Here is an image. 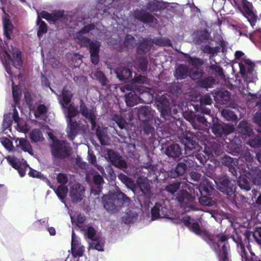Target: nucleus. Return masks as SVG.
Segmentation results:
<instances>
[{"mask_svg": "<svg viewBox=\"0 0 261 261\" xmlns=\"http://www.w3.org/2000/svg\"><path fill=\"white\" fill-rule=\"evenodd\" d=\"M11 4L9 0H0V9L3 12L2 16L4 43L7 48L0 51V58L11 81L12 94L15 105L19 103L21 91L19 85H14V79L19 77L20 67L22 66L21 53L10 43L14 36L15 27L12 23L9 12Z\"/></svg>", "mask_w": 261, "mask_h": 261, "instance_id": "1", "label": "nucleus"}, {"mask_svg": "<svg viewBox=\"0 0 261 261\" xmlns=\"http://www.w3.org/2000/svg\"><path fill=\"white\" fill-rule=\"evenodd\" d=\"M173 222L183 223L191 231L203 238L215 252L219 261H228V235L225 232L210 236L206 231L200 228L197 221L186 215H182L180 218L174 219Z\"/></svg>", "mask_w": 261, "mask_h": 261, "instance_id": "2", "label": "nucleus"}, {"mask_svg": "<svg viewBox=\"0 0 261 261\" xmlns=\"http://www.w3.org/2000/svg\"><path fill=\"white\" fill-rule=\"evenodd\" d=\"M41 81L43 87L49 88L52 92L58 96L59 102L62 106L66 118L67 123L66 133L68 138L70 141H73L80 130V125L76 121H72L71 120L72 118L79 114V111L77 108L75 107L73 103L69 105L73 96L70 88L67 86H64L61 93L58 94L50 87L49 82L45 76L42 75Z\"/></svg>", "mask_w": 261, "mask_h": 261, "instance_id": "3", "label": "nucleus"}, {"mask_svg": "<svg viewBox=\"0 0 261 261\" xmlns=\"http://www.w3.org/2000/svg\"><path fill=\"white\" fill-rule=\"evenodd\" d=\"M232 68V77H229L230 87L243 89L249 83L257 80L255 64L249 59H244L238 63H229Z\"/></svg>", "mask_w": 261, "mask_h": 261, "instance_id": "4", "label": "nucleus"}, {"mask_svg": "<svg viewBox=\"0 0 261 261\" xmlns=\"http://www.w3.org/2000/svg\"><path fill=\"white\" fill-rule=\"evenodd\" d=\"M130 199L122 192H116L102 197L103 205L108 212L114 213L119 207L129 202Z\"/></svg>", "mask_w": 261, "mask_h": 261, "instance_id": "5", "label": "nucleus"}, {"mask_svg": "<svg viewBox=\"0 0 261 261\" xmlns=\"http://www.w3.org/2000/svg\"><path fill=\"white\" fill-rule=\"evenodd\" d=\"M81 230L86 239L89 240L90 247L99 251H103L105 239L101 235L96 234V231L91 224L82 225Z\"/></svg>", "mask_w": 261, "mask_h": 261, "instance_id": "6", "label": "nucleus"}, {"mask_svg": "<svg viewBox=\"0 0 261 261\" xmlns=\"http://www.w3.org/2000/svg\"><path fill=\"white\" fill-rule=\"evenodd\" d=\"M52 141L50 148L54 157L57 159H65L70 155L71 148L67 141L57 139H53Z\"/></svg>", "mask_w": 261, "mask_h": 261, "instance_id": "7", "label": "nucleus"}, {"mask_svg": "<svg viewBox=\"0 0 261 261\" xmlns=\"http://www.w3.org/2000/svg\"><path fill=\"white\" fill-rule=\"evenodd\" d=\"M41 17L50 22L56 23L62 22L66 25H69L71 21L72 18L68 17L64 15V11H57L53 13H49L45 11H42L40 14Z\"/></svg>", "mask_w": 261, "mask_h": 261, "instance_id": "8", "label": "nucleus"}, {"mask_svg": "<svg viewBox=\"0 0 261 261\" xmlns=\"http://www.w3.org/2000/svg\"><path fill=\"white\" fill-rule=\"evenodd\" d=\"M176 199L185 212H189L193 209L195 197L187 191L179 190L177 194Z\"/></svg>", "mask_w": 261, "mask_h": 261, "instance_id": "9", "label": "nucleus"}, {"mask_svg": "<svg viewBox=\"0 0 261 261\" xmlns=\"http://www.w3.org/2000/svg\"><path fill=\"white\" fill-rule=\"evenodd\" d=\"M95 25L90 24L85 25L81 30L75 33L74 35V40L76 43L83 47H90V44L93 40H91L89 38L86 37L91 31L94 30Z\"/></svg>", "mask_w": 261, "mask_h": 261, "instance_id": "10", "label": "nucleus"}, {"mask_svg": "<svg viewBox=\"0 0 261 261\" xmlns=\"http://www.w3.org/2000/svg\"><path fill=\"white\" fill-rule=\"evenodd\" d=\"M176 3H169L164 2H160L153 0L149 2L146 5V8L150 12H155L163 9L172 11L175 8Z\"/></svg>", "mask_w": 261, "mask_h": 261, "instance_id": "11", "label": "nucleus"}, {"mask_svg": "<svg viewBox=\"0 0 261 261\" xmlns=\"http://www.w3.org/2000/svg\"><path fill=\"white\" fill-rule=\"evenodd\" d=\"M130 90V91L125 95V101L127 106L134 107L135 105L140 102L141 98L138 96V93L134 90L132 86L126 84L123 87L120 88L122 92H124V89Z\"/></svg>", "mask_w": 261, "mask_h": 261, "instance_id": "12", "label": "nucleus"}, {"mask_svg": "<svg viewBox=\"0 0 261 261\" xmlns=\"http://www.w3.org/2000/svg\"><path fill=\"white\" fill-rule=\"evenodd\" d=\"M114 0H100V2H98L96 5L95 10V13L93 17H97L100 18L99 15L102 16L103 14L107 15L111 14L112 11H110L112 7V4Z\"/></svg>", "mask_w": 261, "mask_h": 261, "instance_id": "13", "label": "nucleus"}, {"mask_svg": "<svg viewBox=\"0 0 261 261\" xmlns=\"http://www.w3.org/2000/svg\"><path fill=\"white\" fill-rule=\"evenodd\" d=\"M240 12L247 19L251 26L253 28L256 24L257 16L252 10V5L243 2Z\"/></svg>", "mask_w": 261, "mask_h": 261, "instance_id": "14", "label": "nucleus"}, {"mask_svg": "<svg viewBox=\"0 0 261 261\" xmlns=\"http://www.w3.org/2000/svg\"><path fill=\"white\" fill-rule=\"evenodd\" d=\"M156 165L151 164L150 163H147L141 167L140 172L143 174L142 177L150 178L151 180H158V175H157Z\"/></svg>", "mask_w": 261, "mask_h": 261, "instance_id": "15", "label": "nucleus"}, {"mask_svg": "<svg viewBox=\"0 0 261 261\" xmlns=\"http://www.w3.org/2000/svg\"><path fill=\"white\" fill-rule=\"evenodd\" d=\"M169 104V101H167L165 104L163 105L161 108V115L165 120L168 119L169 116L175 118L174 115L177 114L181 109L179 105H173L170 107Z\"/></svg>", "mask_w": 261, "mask_h": 261, "instance_id": "16", "label": "nucleus"}, {"mask_svg": "<svg viewBox=\"0 0 261 261\" xmlns=\"http://www.w3.org/2000/svg\"><path fill=\"white\" fill-rule=\"evenodd\" d=\"M81 113L86 119H88L91 124V127L94 129L96 126V113L93 109H89L87 108L84 102L81 100L80 102Z\"/></svg>", "mask_w": 261, "mask_h": 261, "instance_id": "17", "label": "nucleus"}, {"mask_svg": "<svg viewBox=\"0 0 261 261\" xmlns=\"http://www.w3.org/2000/svg\"><path fill=\"white\" fill-rule=\"evenodd\" d=\"M152 220H154L160 218L169 217V210L167 207L163 206L159 203L155 204L151 211Z\"/></svg>", "mask_w": 261, "mask_h": 261, "instance_id": "18", "label": "nucleus"}, {"mask_svg": "<svg viewBox=\"0 0 261 261\" xmlns=\"http://www.w3.org/2000/svg\"><path fill=\"white\" fill-rule=\"evenodd\" d=\"M133 16L135 19L144 23H151L153 22L154 20H156L151 14L138 9L134 10Z\"/></svg>", "mask_w": 261, "mask_h": 261, "instance_id": "19", "label": "nucleus"}, {"mask_svg": "<svg viewBox=\"0 0 261 261\" xmlns=\"http://www.w3.org/2000/svg\"><path fill=\"white\" fill-rule=\"evenodd\" d=\"M108 156L110 162L115 167L121 169L126 168V163L118 153L113 151H109L108 152Z\"/></svg>", "mask_w": 261, "mask_h": 261, "instance_id": "20", "label": "nucleus"}, {"mask_svg": "<svg viewBox=\"0 0 261 261\" xmlns=\"http://www.w3.org/2000/svg\"><path fill=\"white\" fill-rule=\"evenodd\" d=\"M100 46V43L97 40H93L89 48L90 58L92 63L94 65H97L99 63V53Z\"/></svg>", "mask_w": 261, "mask_h": 261, "instance_id": "21", "label": "nucleus"}, {"mask_svg": "<svg viewBox=\"0 0 261 261\" xmlns=\"http://www.w3.org/2000/svg\"><path fill=\"white\" fill-rule=\"evenodd\" d=\"M135 109L137 110V115L139 119L142 121L150 119V117H153L154 113V111L147 106H140Z\"/></svg>", "mask_w": 261, "mask_h": 261, "instance_id": "22", "label": "nucleus"}, {"mask_svg": "<svg viewBox=\"0 0 261 261\" xmlns=\"http://www.w3.org/2000/svg\"><path fill=\"white\" fill-rule=\"evenodd\" d=\"M84 192L85 190L83 186L80 184H76L72 186L70 196L73 202L80 201L82 199Z\"/></svg>", "mask_w": 261, "mask_h": 261, "instance_id": "23", "label": "nucleus"}, {"mask_svg": "<svg viewBox=\"0 0 261 261\" xmlns=\"http://www.w3.org/2000/svg\"><path fill=\"white\" fill-rule=\"evenodd\" d=\"M165 154L172 158L175 161H178L181 156V150L179 145L173 144L165 148Z\"/></svg>", "mask_w": 261, "mask_h": 261, "instance_id": "24", "label": "nucleus"}, {"mask_svg": "<svg viewBox=\"0 0 261 261\" xmlns=\"http://www.w3.org/2000/svg\"><path fill=\"white\" fill-rule=\"evenodd\" d=\"M211 129L217 137H222L224 139L228 134V125L226 124L214 123Z\"/></svg>", "mask_w": 261, "mask_h": 261, "instance_id": "25", "label": "nucleus"}, {"mask_svg": "<svg viewBox=\"0 0 261 261\" xmlns=\"http://www.w3.org/2000/svg\"><path fill=\"white\" fill-rule=\"evenodd\" d=\"M94 186L91 188V193L95 196L99 195L102 191V184L104 182L103 177L98 174H96L93 177Z\"/></svg>", "mask_w": 261, "mask_h": 261, "instance_id": "26", "label": "nucleus"}, {"mask_svg": "<svg viewBox=\"0 0 261 261\" xmlns=\"http://www.w3.org/2000/svg\"><path fill=\"white\" fill-rule=\"evenodd\" d=\"M217 187L219 190L226 195V197H228V177L227 176H224L221 177L217 178L215 180Z\"/></svg>", "mask_w": 261, "mask_h": 261, "instance_id": "27", "label": "nucleus"}, {"mask_svg": "<svg viewBox=\"0 0 261 261\" xmlns=\"http://www.w3.org/2000/svg\"><path fill=\"white\" fill-rule=\"evenodd\" d=\"M137 183L142 192L146 196H149L151 193V187L148 179L146 177L140 176L137 178Z\"/></svg>", "mask_w": 261, "mask_h": 261, "instance_id": "28", "label": "nucleus"}, {"mask_svg": "<svg viewBox=\"0 0 261 261\" xmlns=\"http://www.w3.org/2000/svg\"><path fill=\"white\" fill-rule=\"evenodd\" d=\"M191 185L193 186L192 183L186 181L182 183L179 180H175V181H173L172 182L168 185L165 188V190L171 194H174L180 187L181 188L188 187V189H189L188 187Z\"/></svg>", "mask_w": 261, "mask_h": 261, "instance_id": "29", "label": "nucleus"}, {"mask_svg": "<svg viewBox=\"0 0 261 261\" xmlns=\"http://www.w3.org/2000/svg\"><path fill=\"white\" fill-rule=\"evenodd\" d=\"M152 47L151 41L149 38L140 39L137 47V52L139 54H145L150 51Z\"/></svg>", "mask_w": 261, "mask_h": 261, "instance_id": "30", "label": "nucleus"}, {"mask_svg": "<svg viewBox=\"0 0 261 261\" xmlns=\"http://www.w3.org/2000/svg\"><path fill=\"white\" fill-rule=\"evenodd\" d=\"M12 114L9 113L4 115V119L2 124V132L9 137H11V125L12 120L11 119Z\"/></svg>", "mask_w": 261, "mask_h": 261, "instance_id": "31", "label": "nucleus"}, {"mask_svg": "<svg viewBox=\"0 0 261 261\" xmlns=\"http://www.w3.org/2000/svg\"><path fill=\"white\" fill-rule=\"evenodd\" d=\"M116 73L118 79L121 81H127L131 80L132 77V72L130 69L121 67L117 68Z\"/></svg>", "mask_w": 261, "mask_h": 261, "instance_id": "32", "label": "nucleus"}, {"mask_svg": "<svg viewBox=\"0 0 261 261\" xmlns=\"http://www.w3.org/2000/svg\"><path fill=\"white\" fill-rule=\"evenodd\" d=\"M199 190L201 194L205 193L210 195L213 193L215 189L212 182L205 179L200 182Z\"/></svg>", "mask_w": 261, "mask_h": 261, "instance_id": "33", "label": "nucleus"}, {"mask_svg": "<svg viewBox=\"0 0 261 261\" xmlns=\"http://www.w3.org/2000/svg\"><path fill=\"white\" fill-rule=\"evenodd\" d=\"M189 67L184 65H180L174 72V76L177 79H184L189 75Z\"/></svg>", "mask_w": 261, "mask_h": 261, "instance_id": "34", "label": "nucleus"}, {"mask_svg": "<svg viewBox=\"0 0 261 261\" xmlns=\"http://www.w3.org/2000/svg\"><path fill=\"white\" fill-rule=\"evenodd\" d=\"M249 175L253 184L255 185H261V170L258 168L255 167L249 172Z\"/></svg>", "mask_w": 261, "mask_h": 261, "instance_id": "35", "label": "nucleus"}, {"mask_svg": "<svg viewBox=\"0 0 261 261\" xmlns=\"http://www.w3.org/2000/svg\"><path fill=\"white\" fill-rule=\"evenodd\" d=\"M214 97L218 103L226 104L228 101V91L227 90L217 91L215 92Z\"/></svg>", "mask_w": 261, "mask_h": 261, "instance_id": "36", "label": "nucleus"}, {"mask_svg": "<svg viewBox=\"0 0 261 261\" xmlns=\"http://www.w3.org/2000/svg\"><path fill=\"white\" fill-rule=\"evenodd\" d=\"M18 140L19 143L17 146L20 147L24 152H27L29 154H33V150L32 147L29 141L24 138H19L16 140Z\"/></svg>", "mask_w": 261, "mask_h": 261, "instance_id": "37", "label": "nucleus"}, {"mask_svg": "<svg viewBox=\"0 0 261 261\" xmlns=\"http://www.w3.org/2000/svg\"><path fill=\"white\" fill-rule=\"evenodd\" d=\"M30 138L33 143L42 142L44 140V138L41 131L38 128L33 129L29 134Z\"/></svg>", "mask_w": 261, "mask_h": 261, "instance_id": "38", "label": "nucleus"}, {"mask_svg": "<svg viewBox=\"0 0 261 261\" xmlns=\"http://www.w3.org/2000/svg\"><path fill=\"white\" fill-rule=\"evenodd\" d=\"M96 135L101 145H106L109 144V138L103 130L100 128H97Z\"/></svg>", "mask_w": 261, "mask_h": 261, "instance_id": "39", "label": "nucleus"}, {"mask_svg": "<svg viewBox=\"0 0 261 261\" xmlns=\"http://www.w3.org/2000/svg\"><path fill=\"white\" fill-rule=\"evenodd\" d=\"M54 190L61 202L64 203L65 206H66L64 199L67 192V187L63 185H60L57 189L55 188V190Z\"/></svg>", "mask_w": 261, "mask_h": 261, "instance_id": "40", "label": "nucleus"}, {"mask_svg": "<svg viewBox=\"0 0 261 261\" xmlns=\"http://www.w3.org/2000/svg\"><path fill=\"white\" fill-rule=\"evenodd\" d=\"M93 79H96L102 86H106L108 84V81L104 73L101 71L97 70L92 72L91 74Z\"/></svg>", "mask_w": 261, "mask_h": 261, "instance_id": "41", "label": "nucleus"}, {"mask_svg": "<svg viewBox=\"0 0 261 261\" xmlns=\"http://www.w3.org/2000/svg\"><path fill=\"white\" fill-rule=\"evenodd\" d=\"M187 169V165L183 163H178L175 169L171 171V176L175 178L182 175Z\"/></svg>", "mask_w": 261, "mask_h": 261, "instance_id": "42", "label": "nucleus"}, {"mask_svg": "<svg viewBox=\"0 0 261 261\" xmlns=\"http://www.w3.org/2000/svg\"><path fill=\"white\" fill-rule=\"evenodd\" d=\"M238 128L242 134L250 136L252 133V129L250 127L249 124L245 121L240 122L238 125Z\"/></svg>", "mask_w": 261, "mask_h": 261, "instance_id": "43", "label": "nucleus"}, {"mask_svg": "<svg viewBox=\"0 0 261 261\" xmlns=\"http://www.w3.org/2000/svg\"><path fill=\"white\" fill-rule=\"evenodd\" d=\"M238 182L241 189H244L246 191H249L251 189L250 181L247 177L241 176Z\"/></svg>", "mask_w": 261, "mask_h": 261, "instance_id": "44", "label": "nucleus"}, {"mask_svg": "<svg viewBox=\"0 0 261 261\" xmlns=\"http://www.w3.org/2000/svg\"><path fill=\"white\" fill-rule=\"evenodd\" d=\"M245 28V25L242 23H239L236 24H229V30L231 29L232 32L238 36L241 35H246L242 33V30Z\"/></svg>", "mask_w": 261, "mask_h": 261, "instance_id": "45", "label": "nucleus"}, {"mask_svg": "<svg viewBox=\"0 0 261 261\" xmlns=\"http://www.w3.org/2000/svg\"><path fill=\"white\" fill-rule=\"evenodd\" d=\"M6 158L8 163L15 169L19 168L21 166H24V164L26 163V161H24V160H23L24 163L22 164L18 159L14 156H8Z\"/></svg>", "mask_w": 261, "mask_h": 261, "instance_id": "46", "label": "nucleus"}, {"mask_svg": "<svg viewBox=\"0 0 261 261\" xmlns=\"http://www.w3.org/2000/svg\"><path fill=\"white\" fill-rule=\"evenodd\" d=\"M37 24L39 25L37 35L39 38H40L44 34L46 33L47 30V26L45 22L42 21L39 15L37 20Z\"/></svg>", "mask_w": 261, "mask_h": 261, "instance_id": "47", "label": "nucleus"}, {"mask_svg": "<svg viewBox=\"0 0 261 261\" xmlns=\"http://www.w3.org/2000/svg\"><path fill=\"white\" fill-rule=\"evenodd\" d=\"M199 202L202 205L207 206H212L217 205V201L216 199L213 200L206 196L200 197L199 198Z\"/></svg>", "mask_w": 261, "mask_h": 261, "instance_id": "48", "label": "nucleus"}, {"mask_svg": "<svg viewBox=\"0 0 261 261\" xmlns=\"http://www.w3.org/2000/svg\"><path fill=\"white\" fill-rule=\"evenodd\" d=\"M203 73L201 69L194 67L191 70H189V76L192 80H197L202 77Z\"/></svg>", "mask_w": 261, "mask_h": 261, "instance_id": "49", "label": "nucleus"}, {"mask_svg": "<svg viewBox=\"0 0 261 261\" xmlns=\"http://www.w3.org/2000/svg\"><path fill=\"white\" fill-rule=\"evenodd\" d=\"M149 39L151 40V46H153V44H155L158 45H169L170 46L171 44V42L169 39H166L165 38H154L153 39H151L149 38Z\"/></svg>", "mask_w": 261, "mask_h": 261, "instance_id": "50", "label": "nucleus"}, {"mask_svg": "<svg viewBox=\"0 0 261 261\" xmlns=\"http://www.w3.org/2000/svg\"><path fill=\"white\" fill-rule=\"evenodd\" d=\"M150 121V119L143 121L141 124L143 130L146 135L152 134L154 131V128L149 123Z\"/></svg>", "mask_w": 261, "mask_h": 261, "instance_id": "51", "label": "nucleus"}, {"mask_svg": "<svg viewBox=\"0 0 261 261\" xmlns=\"http://www.w3.org/2000/svg\"><path fill=\"white\" fill-rule=\"evenodd\" d=\"M118 177L127 187H133L134 186L133 180L123 173L119 174Z\"/></svg>", "mask_w": 261, "mask_h": 261, "instance_id": "52", "label": "nucleus"}, {"mask_svg": "<svg viewBox=\"0 0 261 261\" xmlns=\"http://www.w3.org/2000/svg\"><path fill=\"white\" fill-rule=\"evenodd\" d=\"M210 151L213 155L219 156L223 152L220 145L217 143H213L211 145Z\"/></svg>", "mask_w": 261, "mask_h": 261, "instance_id": "53", "label": "nucleus"}, {"mask_svg": "<svg viewBox=\"0 0 261 261\" xmlns=\"http://www.w3.org/2000/svg\"><path fill=\"white\" fill-rule=\"evenodd\" d=\"M71 252L74 257L82 256L84 252V247L81 245L72 247H71Z\"/></svg>", "mask_w": 261, "mask_h": 261, "instance_id": "54", "label": "nucleus"}, {"mask_svg": "<svg viewBox=\"0 0 261 261\" xmlns=\"http://www.w3.org/2000/svg\"><path fill=\"white\" fill-rule=\"evenodd\" d=\"M187 58V62L192 66L194 67H196L198 65H201L202 63V61L196 57H192L189 55H187L186 56Z\"/></svg>", "mask_w": 261, "mask_h": 261, "instance_id": "55", "label": "nucleus"}, {"mask_svg": "<svg viewBox=\"0 0 261 261\" xmlns=\"http://www.w3.org/2000/svg\"><path fill=\"white\" fill-rule=\"evenodd\" d=\"M73 81L79 86H86L88 84V79L84 75L75 76Z\"/></svg>", "mask_w": 261, "mask_h": 261, "instance_id": "56", "label": "nucleus"}, {"mask_svg": "<svg viewBox=\"0 0 261 261\" xmlns=\"http://www.w3.org/2000/svg\"><path fill=\"white\" fill-rule=\"evenodd\" d=\"M138 68L140 69L142 71H146L147 69L148 61L146 58H140L138 61Z\"/></svg>", "mask_w": 261, "mask_h": 261, "instance_id": "57", "label": "nucleus"}, {"mask_svg": "<svg viewBox=\"0 0 261 261\" xmlns=\"http://www.w3.org/2000/svg\"><path fill=\"white\" fill-rule=\"evenodd\" d=\"M0 142L3 146L9 151L12 150L13 146L12 142L6 137H2L0 139Z\"/></svg>", "mask_w": 261, "mask_h": 261, "instance_id": "58", "label": "nucleus"}, {"mask_svg": "<svg viewBox=\"0 0 261 261\" xmlns=\"http://www.w3.org/2000/svg\"><path fill=\"white\" fill-rule=\"evenodd\" d=\"M248 144L252 147H258L261 146V136L257 135L253 139L250 140Z\"/></svg>", "mask_w": 261, "mask_h": 261, "instance_id": "59", "label": "nucleus"}, {"mask_svg": "<svg viewBox=\"0 0 261 261\" xmlns=\"http://www.w3.org/2000/svg\"><path fill=\"white\" fill-rule=\"evenodd\" d=\"M113 120L120 128H123L125 127L126 121L121 115L118 114L114 115Z\"/></svg>", "mask_w": 261, "mask_h": 261, "instance_id": "60", "label": "nucleus"}, {"mask_svg": "<svg viewBox=\"0 0 261 261\" xmlns=\"http://www.w3.org/2000/svg\"><path fill=\"white\" fill-rule=\"evenodd\" d=\"M135 43L134 37L131 35H126L124 41V45L128 48H131Z\"/></svg>", "mask_w": 261, "mask_h": 261, "instance_id": "61", "label": "nucleus"}, {"mask_svg": "<svg viewBox=\"0 0 261 261\" xmlns=\"http://www.w3.org/2000/svg\"><path fill=\"white\" fill-rule=\"evenodd\" d=\"M201 107L203 105H210L212 102V99L208 94H205L200 98Z\"/></svg>", "mask_w": 261, "mask_h": 261, "instance_id": "62", "label": "nucleus"}, {"mask_svg": "<svg viewBox=\"0 0 261 261\" xmlns=\"http://www.w3.org/2000/svg\"><path fill=\"white\" fill-rule=\"evenodd\" d=\"M148 83V79L146 76L144 75H139L135 77L133 79V84H143Z\"/></svg>", "mask_w": 261, "mask_h": 261, "instance_id": "63", "label": "nucleus"}, {"mask_svg": "<svg viewBox=\"0 0 261 261\" xmlns=\"http://www.w3.org/2000/svg\"><path fill=\"white\" fill-rule=\"evenodd\" d=\"M253 121L255 123L259 126L258 132L261 133V111L257 112L253 117Z\"/></svg>", "mask_w": 261, "mask_h": 261, "instance_id": "64", "label": "nucleus"}]
</instances>
